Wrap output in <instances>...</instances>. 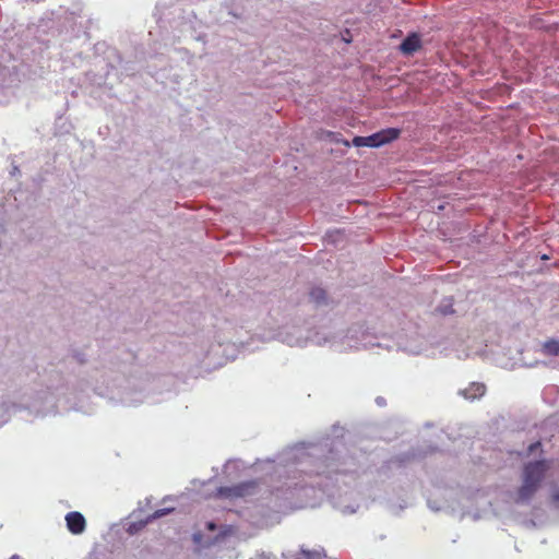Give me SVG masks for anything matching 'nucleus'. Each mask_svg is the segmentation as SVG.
<instances>
[{
  "instance_id": "f257e3e1",
  "label": "nucleus",
  "mask_w": 559,
  "mask_h": 559,
  "mask_svg": "<svg viewBox=\"0 0 559 559\" xmlns=\"http://www.w3.org/2000/svg\"><path fill=\"white\" fill-rule=\"evenodd\" d=\"M549 468L547 461H535L526 464L522 474V485L518 489L515 502L522 503L531 500L536 493Z\"/></svg>"
},
{
  "instance_id": "f03ea898",
  "label": "nucleus",
  "mask_w": 559,
  "mask_h": 559,
  "mask_svg": "<svg viewBox=\"0 0 559 559\" xmlns=\"http://www.w3.org/2000/svg\"><path fill=\"white\" fill-rule=\"evenodd\" d=\"M400 135V130L394 128H389L385 130H381L377 133H373L369 136H356L353 140L355 146H368V147H379L385 143H389Z\"/></svg>"
},
{
  "instance_id": "7ed1b4c3",
  "label": "nucleus",
  "mask_w": 559,
  "mask_h": 559,
  "mask_svg": "<svg viewBox=\"0 0 559 559\" xmlns=\"http://www.w3.org/2000/svg\"><path fill=\"white\" fill-rule=\"evenodd\" d=\"M254 487L255 484L253 481L241 483L234 486H225L218 488V496L227 499L242 498L251 495Z\"/></svg>"
},
{
  "instance_id": "20e7f679",
  "label": "nucleus",
  "mask_w": 559,
  "mask_h": 559,
  "mask_svg": "<svg viewBox=\"0 0 559 559\" xmlns=\"http://www.w3.org/2000/svg\"><path fill=\"white\" fill-rule=\"evenodd\" d=\"M66 523L68 530L74 534H82L86 528V521L82 513L78 511H71L66 515Z\"/></svg>"
},
{
  "instance_id": "39448f33",
  "label": "nucleus",
  "mask_w": 559,
  "mask_h": 559,
  "mask_svg": "<svg viewBox=\"0 0 559 559\" xmlns=\"http://www.w3.org/2000/svg\"><path fill=\"white\" fill-rule=\"evenodd\" d=\"M421 47V39L417 34L408 35L400 45V49L404 55H413Z\"/></svg>"
},
{
  "instance_id": "423d86ee",
  "label": "nucleus",
  "mask_w": 559,
  "mask_h": 559,
  "mask_svg": "<svg viewBox=\"0 0 559 559\" xmlns=\"http://www.w3.org/2000/svg\"><path fill=\"white\" fill-rule=\"evenodd\" d=\"M486 392V386L479 382L471 383L466 389L462 391V394L467 400H475L481 397Z\"/></svg>"
},
{
  "instance_id": "0eeeda50",
  "label": "nucleus",
  "mask_w": 559,
  "mask_h": 559,
  "mask_svg": "<svg viewBox=\"0 0 559 559\" xmlns=\"http://www.w3.org/2000/svg\"><path fill=\"white\" fill-rule=\"evenodd\" d=\"M325 557L326 555L323 548L314 550L301 548L297 554L296 559H325Z\"/></svg>"
},
{
  "instance_id": "6e6552de",
  "label": "nucleus",
  "mask_w": 559,
  "mask_h": 559,
  "mask_svg": "<svg viewBox=\"0 0 559 559\" xmlns=\"http://www.w3.org/2000/svg\"><path fill=\"white\" fill-rule=\"evenodd\" d=\"M543 353L547 356H559V342L549 340L543 344Z\"/></svg>"
},
{
  "instance_id": "1a4fd4ad",
  "label": "nucleus",
  "mask_w": 559,
  "mask_h": 559,
  "mask_svg": "<svg viewBox=\"0 0 559 559\" xmlns=\"http://www.w3.org/2000/svg\"><path fill=\"white\" fill-rule=\"evenodd\" d=\"M310 299L316 302V304H321L323 301H325V290L320 288V287H314L311 289L310 294Z\"/></svg>"
},
{
  "instance_id": "9d476101",
  "label": "nucleus",
  "mask_w": 559,
  "mask_h": 559,
  "mask_svg": "<svg viewBox=\"0 0 559 559\" xmlns=\"http://www.w3.org/2000/svg\"><path fill=\"white\" fill-rule=\"evenodd\" d=\"M437 311L440 312L442 316L454 313L452 298L449 299L445 305H441L440 307H438Z\"/></svg>"
},
{
  "instance_id": "9b49d317",
  "label": "nucleus",
  "mask_w": 559,
  "mask_h": 559,
  "mask_svg": "<svg viewBox=\"0 0 559 559\" xmlns=\"http://www.w3.org/2000/svg\"><path fill=\"white\" fill-rule=\"evenodd\" d=\"M123 527L129 535H135L140 532V523L136 522L123 524Z\"/></svg>"
},
{
  "instance_id": "f8f14e48",
  "label": "nucleus",
  "mask_w": 559,
  "mask_h": 559,
  "mask_svg": "<svg viewBox=\"0 0 559 559\" xmlns=\"http://www.w3.org/2000/svg\"><path fill=\"white\" fill-rule=\"evenodd\" d=\"M169 511V509H163V510H157L155 513H154V518H159L164 514H166L167 512Z\"/></svg>"
},
{
  "instance_id": "ddd939ff",
  "label": "nucleus",
  "mask_w": 559,
  "mask_h": 559,
  "mask_svg": "<svg viewBox=\"0 0 559 559\" xmlns=\"http://www.w3.org/2000/svg\"><path fill=\"white\" fill-rule=\"evenodd\" d=\"M551 500L555 504L559 506V491H556L552 496H551Z\"/></svg>"
},
{
  "instance_id": "4468645a",
  "label": "nucleus",
  "mask_w": 559,
  "mask_h": 559,
  "mask_svg": "<svg viewBox=\"0 0 559 559\" xmlns=\"http://www.w3.org/2000/svg\"><path fill=\"white\" fill-rule=\"evenodd\" d=\"M206 528L211 532L215 531L217 528L216 524L214 522H207Z\"/></svg>"
},
{
  "instance_id": "2eb2a0df",
  "label": "nucleus",
  "mask_w": 559,
  "mask_h": 559,
  "mask_svg": "<svg viewBox=\"0 0 559 559\" xmlns=\"http://www.w3.org/2000/svg\"><path fill=\"white\" fill-rule=\"evenodd\" d=\"M538 447H540V442H535V443H532L530 447H528V451L530 452H533L535 449H537Z\"/></svg>"
},
{
  "instance_id": "dca6fc26",
  "label": "nucleus",
  "mask_w": 559,
  "mask_h": 559,
  "mask_svg": "<svg viewBox=\"0 0 559 559\" xmlns=\"http://www.w3.org/2000/svg\"><path fill=\"white\" fill-rule=\"evenodd\" d=\"M233 532V528L231 527H228L223 534L222 536H226L227 534H230Z\"/></svg>"
},
{
  "instance_id": "f3484780",
  "label": "nucleus",
  "mask_w": 559,
  "mask_h": 559,
  "mask_svg": "<svg viewBox=\"0 0 559 559\" xmlns=\"http://www.w3.org/2000/svg\"><path fill=\"white\" fill-rule=\"evenodd\" d=\"M9 559H23L20 555H13Z\"/></svg>"
},
{
  "instance_id": "a211bd4d",
  "label": "nucleus",
  "mask_w": 559,
  "mask_h": 559,
  "mask_svg": "<svg viewBox=\"0 0 559 559\" xmlns=\"http://www.w3.org/2000/svg\"><path fill=\"white\" fill-rule=\"evenodd\" d=\"M199 538H200V535H199V534H198V535H194V539H195V540H199Z\"/></svg>"
}]
</instances>
